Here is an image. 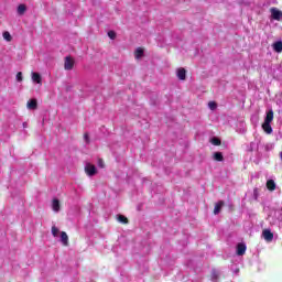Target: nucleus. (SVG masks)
<instances>
[{
    "label": "nucleus",
    "instance_id": "6ab92c4d",
    "mask_svg": "<svg viewBox=\"0 0 282 282\" xmlns=\"http://www.w3.org/2000/svg\"><path fill=\"white\" fill-rule=\"evenodd\" d=\"M118 221L120 224H129V218H127L124 215H118Z\"/></svg>",
    "mask_w": 282,
    "mask_h": 282
},
{
    "label": "nucleus",
    "instance_id": "ddd939ff",
    "mask_svg": "<svg viewBox=\"0 0 282 282\" xmlns=\"http://www.w3.org/2000/svg\"><path fill=\"white\" fill-rule=\"evenodd\" d=\"M144 56V48L138 47L134 52V58L140 59Z\"/></svg>",
    "mask_w": 282,
    "mask_h": 282
},
{
    "label": "nucleus",
    "instance_id": "bb28decb",
    "mask_svg": "<svg viewBox=\"0 0 282 282\" xmlns=\"http://www.w3.org/2000/svg\"><path fill=\"white\" fill-rule=\"evenodd\" d=\"M213 276H214V279H217V272L216 271L213 272Z\"/></svg>",
    "mask_w": 282,
    "mask_h": 282
},
{
    "label": "nucleus",
    "instance_id": "2eb2a0df",
    "mask_svg": "<svg viewBox=\"0 0 282 282\" xmlns=\"http://www.w3.org/2000/svg\"><path fill=\"white\" fill-rule=\"evenodd\" d=\"M272 47H273L274 52H278V54L281 53L282 52V42L278 41V42L273 43Z\"/></svg>",
    "mask_w": 282,
    "mask_h": 282
},
{
    "label": "nucleus",
    "instance_id": "dca6fc26",
    "mask_svg": "<svg viewBox=\"0 0 282 282\" xmlns=\"http://www.w3.org/2000/svg\"><path fill=\"white\" fill-rule=\"evenodd\" d=\"M26 11H28V7L25 4H19L18 14H20V17H23V14H25Z\"/></svg>",
    "mask_w": 282,
    "mask_h": 282
},
{
    "label": "nucleus",
    "instance_id": "4be33fe9",
    "mask_svg": "<svg viewBox=\"0 0 282 282\" xmlns=\"http://www.w3.org/2000/svg\"><path fill=\"white\" fill-rule=\"evenodd\" d=\"M108 36H109V39H111V41H115V39H116V31H109L108 32Z\"/></svg>",
    "mask_w": 282,
    "mask_h": 282
},
{
    "label": "nucleus",
    "instance_id": "9d476101",
    "mask_svg": "<svg viewBox=\"0 0 282 282\" xmlns=\"http://www.w3.org/2000/svg\"><path fill=\"white\" fill-rule=\"evenodd\" d=\"M32 80H33V83H36L37 85H43V78L41 77V74H39V73H32Z\"/></svg>",
    "mask_w": 282,
    "mask_h": 282
},
{
    "label": "nucleus",
    "instance_id": "20e7f679",
    "mask_svg": "<svg viewBox=\"0 0 282 282\" xmlns=\"http://www.w3.org/2000/svg\"><path fill=\"white\" fill-rule=\"evenodd\" d=\"M246 250H247L246 243L239 242L236 247V254L238 257H243V254H246Z\"/></svg>",
    "mask_w": 282,
    "mask_h": 282
},
{
    "label": "nucleus",
    "instance_id": "5701e85b",
    "mask_svg": "<svg viewBox=\"0 0 282 282\" xmlns=\"http://www.w3.org/2000/svg\"><path fill=\"white\" fill-rule=\"evenodd\" d=\"M52 235L53 237H58V228H56L55 226L52 227Z\"/></svg>",
    "mask_w": 282,
    "mask_h": 282
},
{
    "label": "nucleus",
    "instance_id": "0eeeda50",
    "mask_svg": "<svg viewBox=\"0 0 282 282\" xmlns=\"http://www.w3.org/2000/svg\"><path fill=\"white\" fill-rule=\"evenodd\" d=\"M224 206H226V203L224 200H219L218 203H216L214 208V215H219Z\"/></svg>",
    "mask_w": 282,
    "mask_h": 282
},
{
    "label": "nucleus",
    "instance_id": "1a4fd4ad",
    "mask_svg": "<svg viewBox=\"0 0 282 282\" xmlns=\"http://www.w3.org/2000/svg\"><path fill=\"white\" fill-rule=\"evenodd\" d=\"M176 76L178 80H186V69L184 67L178 68Z\"/></svg>",
    "mask_w": 282,
    "mask_h": 282
},
{
    "label": "nucleus",
    "instance_id": "f257e3e1",
    "mask_svg": "<svg viewBox=\"0 0 282 282\" xmlns=\"http://www.w3.org/2000/svg\"><path fill=\"white\" fill-rule=\"evenodd\" d=\"M272 120H274V111L269 110L262 123L263 131L267 132L269 135L270 133H272V126L270 124Z\"/></svg>",
    "mask_w": 282,
    "mask_h": 282
},
{
    "label": "nucleus",
    "instance_id": "6e6552de",
    "mask_svg": "<svg viewBox=\"0 0 282 282\" xmlns=\"http://www.w3.org/2000/svg\"><path fill=\"white\" fill-rule=\"evenodd\" d=\"M28 109L35 110L39 109V101L36 99H30L26 104Z\"/></svg>",
    "mask_w": 282,
    "mask_h": 282
},
{
    "label": "nucleus",
    "instance_id": "4468645a",
    "mask_svg": "<svg viewBox=\"0 0 282 282\" xmlns=\"http://www.w3.org/2000/svg\"><path fill=\"white\" fill-rule=\"evenodd\" d=\"M267 188H268V191H275L276 189V183H274V180L267 181Z\"/></svg>",
    "mask_w": 282,
    "mask_h": 282
},
{
    "label": "nucleus",
    "instance_id": "f03ea898",
    "mask_svg": "<svg viewBox=\"0 0 282 282\" xmlns=\"http://www.w3.org/2000/svg\"><path fill=\"white\" fill-rule=\"evenodd\" d=\"M76 64V61H74V57L72 56H66L64 58V69L66 72H72L74 69V65Z\"/></svg>",
    "mask_w": 282,
    "mask_h": 282
},
{
    "label": "nucleus",
    "instance_id": "423d86ee",
    "mask_svg": "<svg viewBox=\"0 0 282 282\" xmlns=\"http://www.w3.org/2000/svg\"><path fill=\"white\" fill-rule=\"evenodd\" d=\"M262 237L265 241H272L274 239V234L270 229H264L262 231Z\"/></svg>",
    "mask_w": 282,
    "mask_h": 282
},
{
    "label": "nucleus",
    "instance_id": "7ed1b4c3",
    "mask_svg": "<svg viewBox=\"0 0 282 282\" xmlns=\"http://www.w3.org/2000/svg\"><path fill=\"white\" fill-rule=\"evenodd\" d=\"M85 173L89 176V177H94V175H96L97 171H96V165L88 163L85 166Z\"/></svg>",
    "mask_w": 282,
    "mask_h": 282
},
{
    "label": "nucleus",
    "instance_id": "a211bd4d",
    "mask_svg": "<svg viewBox=\"0 0 282 282\" xmlns=\"http://www.w3.org/2000/svg\"><path fill=\"white\" fill-rule=\"evenodd\" d=\"M212 144H214V147H221V139L214 137L210 139Z\"/></svg>",
    "mask_w": 282,
    "mask_h": 282
},
{
    "label": "nucleus",
    "instance_id": "9b49d317",
    "mask_svg": "<svg viewBox=\"0 0 282 282\" xmlns=\"http://www.w3.org/2000/svg\"><path fill=\"white\" fill-rule=\"evenodd\" d=\"M61 241L63 246H69V236H67V232L65 231L61 232Z\"/></svg>",
    "mask_w": 282,
    "mask_h": 282
},
{
    "label": "nucleus",
    "instance_id": "f3484780",
    "mask_svg": "<svg viewBox=\"0 0 282 282\" xmlns=\"http://www.w3.org/2000/svg\"><path fill=\"white\" fill-rule=\"evenodd\" d=\"M213 158L215 162H224V154L221 152H215Z\"/></svg>",
    "mask_w": 282,
    "mask_h": 282
},
{
    "label": "nucleus",
    "instance_id": "cd10ccee",
    "mask_svg": "<svg viewBox=\"0 0 282 282\" xmlns=\"http://www.w3.org/2000/svg\"><path fill=\"white\" fill-rule=\"evenodd\" d=\"M281 160H282V152L280 153Z\"/></svg>",
    "mask_w": 282,
    "mask_h": 282
},
{
    "label": "nucleus",
    "instance_id": "b1692460",
    "mask_svg": "<svg viewBox=\"0 0 282 282\" xmlns=\"http://www.w3.org/2000/svg\"><path fill=\"white\" fill-rule=\"evenodd\" d=\"M17 80H18V83L23 82V73L19 72V73L17 74Z\"/></svg>",
    "mask_w": 282,
    "mask_h": 282
},
{
    "label": "nucleus",
    "instance_id": "412c9836",
    "mask_svg": "<svg viewBox=\"0 0 282 282\" xmlns=\"http://www.w3.org/2000/svg\"><path fill=\"white\" fill-rule=\"evenodd\" d=\"M208 107H209V109H212V111H215V109H217V102H215V101H209V102H208Z\"/></svg>",
    "mask_w": 282,
    "mask_h": 282
},
{
    "label": "nucleus",
    "instance_id": "a878e982",
    "mask_svg": "<svg viewBox=\"0 0 282 282\" xmlns=\"http://www.w3.org/2000/svg\"><path fill=\"white\" fill-rule=\"evenodd\" d=\"M84 139H85V142L87 144H89V134L88 133H84Z\"/></svg>",
    "mask_w": 282,
    "mask_h": 282
},
{
    "label": "nucleus",
    "instance_id": "39448f33",
    "mask_svg": "<svg viewBox=\"0 0 282 282\" xmlns=\"http://www.w3.org/2000/svg\"><path fill=\"white\" fill-rule=\"evenodd\" d=\"M271 18L274 19V21H281L282 20V11H280L276 8L271 9Z\"/></svg>",
    "mask_w": 282,
    "mask_h": 282
},
{
    "label": "nucleus",
    "instance_id": "f8f14e48",
    "mask_svg": "<svg viewBox=\"0 0 282 282\" xmlns=\"http://www.w3.org/2000/svg\"><path fill=\"white\" fill-rule=\"evenodd\" d=\"M52 208L54 210V213H58V210H61V202L56 198L53 199L52 203Z\"/></svg>",
    "mask_w": 282,
    "mask_h": 282
},
{
    "label": "nucleus",
    "instance_id": "aec40b11",
    "mask_svg": "<svg viewBox=\"0 0 282 282\" xmlns=\"http://www.w3.org/2000/svg\"><path fill=\"white\" fill-rule=\"evenodd\" d=\"M2 36H3L4 41H8V43H10L12 41V35L8 31L3 32Z\"/></svg>",
    "mask_w": 282,
    "mask_h": 282
},
{
    "label": "nucleus",
    "instance_id": "393cba45",
    "mask_svg": "<svg viewBox=\"0 0 282 282\" xmlns=\"http://www.w3.org/2000/svg\"><path fill=\"white\" fill-rule=\"evenodd\" d=\"M98 167L99 169H105V161L102 159L98 160Z\"/></svg>",
    "mask_w": 282,
    "mask_h": 282
}]
</instances>
